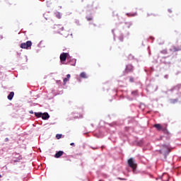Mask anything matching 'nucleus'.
Wrapping results in <instances>:
<instances>
[{
    "instance_id": "4",
    "label": "nucleus",
    "mask_w": 181,
    "mask_h": 181,
    "mask_svg": "<svg viewBox=\"0 0 181 181\" xmlns=\"http://www.w3.org/2000/svg\"><path fill=\"white\" fill-rule=\"evenodd\" d=\"M68 56H69V53H66V52L62 53L59 57L61 62L63 63L64 62H66V59H67Z\"/></svg>"
},
{
    "instance_id": "17",
    "label": "nucleus",
    "mask_w": 181,
    "mask_h": 181,
    "mask_svg": "<svg viewBox=\"0 0 181 181\" xmlns=\"http://www.w3.org/2000/svg\"><path fill=\"white\" fill-rule=\"evenodd\" d=\"M62 134H57V135H56L57 139H60V138H62Z\"/></svg>"
},
{
    "instance_id": "22",
    "label": "nucleus",
    "mask_w": 181,
    "mask_h": 181,
    "mask_svg": "<svg viewBox=\"0 0 181 181\" xmlns=\"http://www.w3.org/2000/svg\"><path fill=\"white\" fill-rule=\"evenodd\" d=\"M29 113H30V114H33V110H30V111H29Z\"/></svg>"
},
{
    "instance_id": "14",
    "label": "nucleus",
    "mask_w": 181,
    "mask_h": 181,
    "mask_svg": "<svg viewBox=\"0 0 181 181\" xmlns=\"http://www.w3.org/2000/svg\"><path fill=\"white\" fill-rule=\"evenodd\" d=\"M161 131H163V132H164V134H169V132L168 131V128L166 127H163V129H161Z\"/></svg>"
},
{
    "instance_id": "9",
    "label": "nucleus",
    "mask_w": 181,
    "mask_h": 181,
    "mask_svg": "<svg viewBox=\"0 0 181 181\" xmlns=\"http://www.w3.org/2000/svg\"><path fill=\"white\" fill-rule=\"evenodd\" d=\"M15 158L18 160H15L14 162H19V160H22V156L19 155L18 153L15 154Z\"/></svg>"
},
{
    "instance_id": "19",
    "label": "nucleus",
    "mask_w": 181,
    "mask_h": 181,
    "mask_svg": "<svg viewBox=\"0 0 181 181\" xmlns=\"http://www.w3.org/2000/svg\"><path fill=\"white\" fill-rule=\"evenodd\" d=\"M172 103H173V104H175V103H177V99L173 100Z\"/></svg>"
},
{
    "instance_id": "7",
    "label": "nucleus",
    "mask_w": 181,
    "mask_h": 181,
    "mask_svg": "<svg viewBox=\"0 0 181 181\" xmlns=\"http://www.w3.org/2000/svg\"><path fill=\"white\" fill-rule=\"evenodd\" d=\"M153 127L156 128L157 131H162L163 127L160 124H156L153 125Z\"/></svg>"
},
{
    "instance_id": "27",
    "label": "nucleus",
    "mask_w": 181,
    "mask_h": 181,
    "mask_svg": "<svg viewBox=\"0 0 181 181\" xmlns=\"http://www.w3.org/2000/svg\"><path fill=\"white\" fill-rule=\"evenodd\" d=\"M169 12H172V11L169 10Z\"/></svg>"
},
{
    "instance_id": "24",
    "label": "nucleus",
    "mask_w": 181,
    "mask_h": 181,
    "mask_svg": "<svg viewBox=\"0 0 181 181\" xmlns=\"http://www.w3.org/2000/svg\"><path fill=\"white\" fill-rule=\"evenodd\" d=\"M136 16V13L132 14V16Z\"/></svg>"
},
{
    "instance_id": "13",
    "label": "nucleus",
    "mask_w": 181,
    "mask_h": 181,
    "mask_svg": "<svg viewBox=\"0 0 181 181\" xmlns=\"http://www.w3.org/2000/svg\"><path fill=\"white\" fill-rule=\"evenodd\" d=\"M80 76H81V78H87V77H88L87 74H86V72L81 73Z\"/></svg>"
},
{
    "instance_id": "3",
    "label": "nucleus",
    "mask_w": 181,
    "mask_h": 181,
    "mask_svg": "<svg viewBox=\"0 0 181 181\" xmlns=\"http://www.w3.org/2000/svg\"><path fill=\"white\" fill-rule=\"evenodd\" d=\"M128 165L130 168H132V169H134V170L136 169V163H135L134 158H129L128 160Z\"/></svg>"
},
{
    "instance_id": "16",
    "label": "nucleus",
    "mask_w": 181,
    "mask_h": 181,
    "mask_svg": "<svg viewBox=\"0 0 181 181\" xmlns=\"http://www.w3.org/2000/svg\"><path fill=\"white\" fill-rule=\"evenodd\" d=\"M165 176H166L167 179L165 180V179L163 177V181H169V175H168V174H165Z\"/></svg>"
},
{
    "instance_id": "23",
    "label": "nucleus",
    "mask_w": 181,
    "mask_h": 181,
    "mask_svg": "<svg viewBox=\"0 0 181 181\" xmlns=\"http://www.w3.org/2000/svg\"><path fill=\"white\" fill-rule=\"evenodd\" d=\"M70 145L71 146H74V143H71Z\"/></svg>"
},
{
    "instance_id": "8",
    "label": "nucleus",
    "mask_w": 181,
    "mask_h": 181,
    "mask_svg": "<svg viewBox=\"0 0 181 181\" xmlns=\"http://www.w3.org/2000/svg\"><path fill=\"white\" fill-rule=\"evenodd\" d=\"M63 153H64V152L59 151L56 153V154L54 155V158H60V156H63Z\"/></svg>"
},
{
    "instance_id": "15",
    "label": "nucleus",
    "mask_w": 181,
    "mask_h": 181,
    "mask_svg": "<svg viewBox=\"0 0 181 181\" xmlns=\"http://www.w3.org/2000/svg\"><path fill=\"white\" fill-rule=\"evenodd\" d=\"M42 112H35V116L37 117V118L42 117Z\"/></svg>"
},
{
    "instance_id": "26",
    "label": "nucleus",
    "mask_w": 181,
    "mask_h": 181,
    "mask_svg": "<svg viewBox=\"0 0 181 181\" xmlns=\"http://www.w3.org/2000/svg\"><path fill=\"white\" fill-rule=\"evenodd\" d=\"M63 29H64V28L62 27V30H63Z\"/></svg>"
},
{
    "instance_id": "2",
    "label": "nucleus",
    "mask_w": 181,
    "mask_h": 181,
    "mask_svg": "<svg viewBox=\"0 0 181 181\" xmlns=\"http://www.w3.org/2000/svg\"><path fill=\"white\" fill-rule=\"evenodd\" d=\"M170 152V148L168 146H163L162 148L159 151L160 153H165V155H168Z\"/></svg>"
},
{
    "instance_id": "25",
    "label": "nucleus",
    "mask_w": 181,
    "mask_h": 181,
    "mask_svg": "<svg viewBox=\"0 0 181 181\" xmlns=\"http://www.w3.org/2000/svg\"><path fill=\"white\" fill-rule=\"evenodd\" d=\"M151 15H152V14L148 13V14H147V16H151Z\"/></svg>"
},
{
    "instance_id": "11",
    "label": "nucleus",
    "mask_w": 181,
    "mask_h": 181,
    "mask_svg": "<svg viewBox=\"0 0 181 181\" xmlns=\"http://www.w3.org/2000/svg\"><path fill=\"white\" fill-rule=\"evenodd\" d=\"M15 95V93L11 92L9 95L7 96L8 100H12L13 98V96Z\"/></svg>"
},
{
    "instance_id": "6",
    "label": "nucleus",
    "mask_w": 181,
    "mask_h": 181,
    "mask_svg": "<svg viewBox=\"0 0 181 181\" xmlns=\"http://www.w3.org/2000/svg\"><path fill=\"white\" fill-rule=\"evenodd\" d=\"M41 117L45 120L49 119V118H50V115H49V113H47V112L43 113Z\"/></svg>"
},
{
    "instance_id": "12",
    "label": "nucleus",
    "mask_w": 181,
    "mask_h": 181,
    "mask_svg": "<svg viewBox=\"0 0 181 181\" xmlns=\"http://www.w3.org/2000/svg\"><path fill=\"white\" fill-rule=\"evenodd\" d=\"M181 49L180 48H177L176 47H173L171 49H170V52H179L180 51Z\"/></svg>"
},
{
    "instance_id": "10",
    "label": "nucleus",
    "mask_w": 181,
    "mask_h": 181,
    "mask_svg": "<svg viewBox=\"0 0 181 181\" xmlns=\"http://www.w3.org/2000/svg\"><path fill=\"white\" fill-rule=\"evenodd\" d=\"M70 77H71V76L70 74L66 75V78H64V84H66L67 83V81H69V80H70Z\"/></svg>"
},
{
    "instance_id": "20",
    "label": "nucleus",
    "mask_w": 181,
    "mask_h": 181,
    "mask_svg": "<svg viewBox=\"0 0 181 181\" xmlns=\"http://www.w3.org/2000/svg\"><path fill=\"white\" fill-rule=\"evenodd\" d=\"M129 81L131 83H134V78H130Z\"/></svg>"
},
{
    "instance_id": "5",
    "label": "nucleus",
    "mask_w": 181,
    "mask_h": 181,
    "mask_svg": "<svg viewBox=\"0 0 181 181\" xmlns=\"http://www.w3.org/2000/svg\"><path fill=\"white\" fill-rule=\"evenodd\" d=\"M126 71L127 73H129L131 71H134V66L132 64H128L126 67Z\"/></svg>"
},
{
    "instance_id": "18",
    "label": "nucleus",
    "mask_w": 181,
    "mask_h": 181,
    "mask_svg": "<svg viewBox=\"0 0 181 181\" xmlns=\"http://www.w3.org/2000/svg\"><path fill=\"white\" fill-rule=\"evenodd\" d=\"M133 95H138V91L135 90L132 93Z\"/></svg>"
},
{
    "instance_id": "1",
    "label": "nucleus",
    "mask_w": 181,
    "mask_h": 181,
    "mask_svg": "<svg viewBox=\"0 0 181 181\" xmlns=\"http://www.w3.org/2000/svg\"><path fill=\"white\" fill-rule=\"evenodd\" d=\"M20 47H21V49H30L32 47V41L21 43Z\"/></svg>"
},
{
    "instance_id": "21",
    "label": "nucleus",
    "mask_w": 181,
    "mask_h": 181,
    "mask_svg": "<svg viewBox=\"0 0 181 181\" xmlns=\"http://www.w3.org/2000/svg\"><path fill=\"white\" fill-rule=\"evenodd\" d=\"M118 179H119V180H127V179H125V178L119 177Z\"/></svg>"
}]
</instances>
